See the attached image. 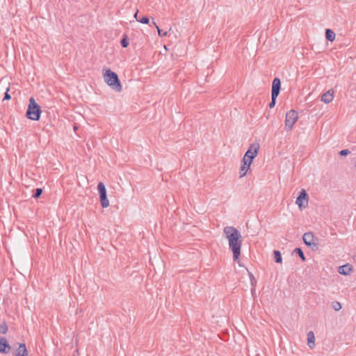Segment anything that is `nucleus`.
<instances>
[{
  "label": "nucleus",
  "instance_id": "obj_1",
  "mask_svg": "<svg viewBox=\"0 0 356 356\" xmlns=\"http://www.w3.org/2000/svg\"><path fill=\"white\" fill-rule=\"evenodd\" d=\"M224 233L229 241V248L233 253V260L239 264L241 249L242 245L241 232L234 227L227 226L224 228Z\"/></svg>",
  "mask_w": 356,
  "mask_h": 356
},
{
  "label": "nucleus",
  "instance_id": "obj_2",
  "mask_svg": "<svg viewBox=\"0 0 356 356\" xmlns=\"http://www.w3.org/2000/svg\"><path fill=\"white\" fill-rule=\"evenodd\" d=\"M104 81L115 92L122 90V85L118 74L110 69L106 70L104 74Z\"/></svg>",
  "mask_w": 356,
  "mask_h": 356
},
{
  "label": "nucleus",
  "instance_id": "obj_3",
  "mask_svg": "<svg viewBox=\"0 0 356 356\" xmlns=\"http://www.w3.org/2000/svg\"><path fill=\"white\" fill-rule=\"evenodd\" d=\"M41 108L33 97L29 99V104L26 113V116L31 120H39L41 114Z\"/></svg>",
  "mask_w": 356,
  "mask_h": 356
},
{
  "label": "nucleus",
  "instance_id": "obj_4",
  "mask_svg": "<svg viewBox=\"0 0 356 356\" xmlns=\"http://www.w3.org/2000/svg\"><path fill=\"white\" fill-rule=\"evenodd\" d=\"M298 119V114L295 110H290L286 114L285 129L290 131Z\"/></svg>",
  "mask_w": 356,
  "mask_h": 356
},
{
  "label": "nucleus",
  "instance_id": "obj_5",
  "mask_svg": "<svg viewBox=\"0 0 356 356\" xmlns=\"http://www.w3.org/2000/svg\"><path fill=\"white\" fill-rule=\"evenodd\" d=\"M97 190L102 207L103 208L108 207L109 206V201L107 198L106 188L103 182H99L98 184Z\"/></svg>",
  "mask_w": 356,
  "mask_h": 356
},
{
  "label": "nucleus",
  "instance_id": "obj_6",
  "mask_svg": "<svg viewBox=\"0 0 356 356\" xmlns=\"http://www.w3.org/2000/svg\"><path fill=\"white\" fill-rule=\"evenodd\" d=\"M259 149V145L258 143L252 144L247 152L245 153L243 159L252 161L253 159L257 156Z\"/></svg>",
  "mask_w": 356,
  "mask_h": 356
},
{
  "label": "nucleus",
  "instance_id": "obj_7",
  "mask_svg": "<svg viewBox=\"0 0 356 356\" xmlns=\"http://www.w3.org/2000/svg\"><path fill=\"white\" fill-rule=\"evenodd\" d=\"M296 203L298 205L300 209L305 208L307 206L308 195L305 189L301 190V191L299 193Z\"/></svg>",
  "mask_w": 356,
  "mask_h": 356
},
{
  "label": "nucleus",
  "instance_id": "obj_8",
  "mask_svg": "<svg viewBox=\"0 0 356 356\" xmlns=\"http://www.w3.org/2000/svg\"><path fill=\"white\" fill-rule=\"evenodd\" d=\"M302 239L305 245L308 247L314 248L318 245V244L314 242L315 237L312 232L305 233L302 236Z\"/></svg>",
  "mask_w": 356,
  "mask_h": 356
},
{
  "label": "nucleus",
  "instance_id": "obj_9",
  "mask_svg": "<svg viewBox=\"0 0 356 356\" xmlns=\"http://www.w3.org/2000/svg\"><path fill=\"white\" fill-rule=\"evenodd\" d=\"M281 90V81L276 77L272 83L271 95L278 96Z\"/></svg>",
  "mask_w": 356,
  "mask_h": 356
},
{
  "label": "nucleus",
  "instance_id": "obj_10",
  "mask_svg": "<svg viewBox=\"0 0 356 356\" xmlns=\"http://www.w3.org/2000/svg\"><path fill=\"white\" fill-rule=\"evenodd\" d=\"M14 356H28V350L25 343H18V348L13 352Z\"/></svg>",
  "mask_w": 356,
  "mask_h": 356
},
{
  "label": "nucleus",
  "instance_id": "obj_11",
  "mask_svg": "<svg viewBox=\"0 0 356 356\" xmlns=\"http://www.w3.org/2000/svg\"><path fill=\"white\" fill-rule=\"evenodd\" d=\"M334 93L333 89L328 90L321 95V100L325 104L330 103L334 99Z\"/></svg>",
  "mask_w": 356,
  "mask_h": 356
},
{
  "label": "nucleus",
  "instance_id": "obj_12",
  "mask_svg": "<svg viewBox=\"0 0 356 356\" xmlns=\"http://www.w3.org/2000/svg\"><path fill=\"white\" fill-rule=\"evenodd\" d=\"M11 349L10 346L8 344L7 340L4 337H0V353L7 354Z\"/></svg>",
  "mask_w": 356,
  "mask_h": 356
},
{
  "label": "nucleus",
  "instance_id": "obj_13",
  "mask_svg": "<svg viewBox=\"0 0 356 356\" xmlns=\"http://www.w3.org/2000/svg\"><path fill=\"white\" fill-rule=\"evenodd\" d=\"M315 336L312 331H309L307 333V344L310 348L314 346Z\"/></svg>",
  "mask_w": 356,
  "mask_h": 356
},
{
  "label": "nucleus",
  "instance_id": "obj_14",
  "mask_svg": "<svg viewBox=\"0 0 356 356\" xmlns=\"http://www.w3.org/2000/svg\"><path fill=\"white\" fill-rule=\"evenodd\" d=\"M335 33L333 31H332L331 29H327L325 30V38L327 40L330 41V42H332L335 39Z\"/></svg>",
  "mask_w": 356,
  "mask_h": 356
},
{
  "label": "nucleus",
  "instance_id": "obj_15",
  "mask_svg": "<svg viewBox=\"0 0 356 356\" xmlns=\"http://www.w3.org/2000/svg\"><path fill=\"white\" fill-rule=\"evenodd\" d=\"M351 268L349 267V266L347 264V265H343V266H341L339 268V273L341 275H346L349 273V272L350 271Z\"/></svg>",
  "mask_w": 356,
  "mask_h": 356
},
{
  "label": "nucleus",
  "instance_id": "obj_16",
  "mask_svg": "<svg viewBox=\"0 0 356 356\" xmlns=\"http://www.w3.org/2000/svg\"><path fill=\"white\" fill-rule=\"evenodd\" d=\"M274 259L276 263L281 264L282 262V258L280 251L274 250L273 251Z\"/></svg>",
  "mask_w": 356,
  "mask_h": 356
},
{
  "label": "nucleus",
  "instance_id": "obj_17",
  "mask_svg": "<svg viewBox=\"0 0 356 356\" xmlns=\"http://www.w3.org/2000/svg\"><path fill=\"white\" fill-rule=\"evenodd\" d=\"M293 252L298 254L302 261L306 260L304 252L300 248H296L293 250Z\"/></svg>",
  "mask_w": 356,
  "mask_h": 356
},
{
  "label": "nucleus",
  "instance_id": "obj_18",
  "mask_svg": "<svg viewBox=\"0 0 356 356\" xmlns=\"http://www.w3.org/2000/svg\"><path fill=\"white\" fill-rule=\"evenodd\" d=\"M152 24H154V26L157 29V31H158V34L160 37H163V36H165L167 35L168 34V31H163L162 29H161L156 24V22H152Z\"/></svg>",
  "mask_w": 356,
  "mask_h": 356
},
{
  "label": "nucleus",
  "instance_id": "obj_19",
  "mask_svg": "<svg viewBox=\"0 0 356 356\" xmlns=\"http://www.w3.org/2000/svg\"><path fill=\"white\" fill-rule=\"evenodd\" d=\"M8 332V325L5 321L0 323V334H6Z\"/></svg>",
  "mask_w": 356,
  "mask_h": 356
},
{
  "label": "nucleus",
  "instance_id": "obj_20",
  "mask_svg": "<svg viewBox=\"0 0 356 356\" xmlns=\"http://www.w3.org/2000/svg\"><path fill=\"white\" fill-rule=\"evenodd\" d=\"M120 44L122 47H127L129 45L128 38L127 35H124L120 41Z\"/></svg>",
  "mask_w": 356,
  "mask_h": 356
},
{
  "label": "nucleus",
  "instance_id": "obj_21",
  "mask_svg": "<svg viewBox=\"0 0 356 356\" xmlns=\"http://www.w3.org/2000/svg\"><path fill=\"white\" fill-rule=\"evenodd\" d=\"M332 307L335 311H339L341 309V305L339 302L334 301L332 302Z\"/></svg>",
  "mask_w": 356,
  "mask_h": 356
},
{
  "label": "nucleus",
  "instance_id": "obj_22",
  "mask_svg": "<svg viewBox=\"0 0 356 356\" xmlns=\"http://www.w3.org/2000/svg\"><path fill=\"white\" fill-rule=\"evenodd\" d=\"M137 21L142 24H147L149 22V19L147 16H143L142 17L139 18V19H137Z\"/></svg>",
  "mask_w": 356,
  "mask_h": 356
},
{
  "label": "nucleus",
  "instance_id": "obj_23",
  "mask_svg": "<svg viewBox=\"0 0 356 356\" xmlns=\"http://www.w3.org/2000/svg\"><path fill=\"white\" fill-rule=\"evenodd\" d=\"M42 193V189L40 188H38L35 189L34 194L33 195V197L35 199L38 198Z\"/></svg>",
  "mask_w": 356,
  "mask_h": 356
},
{
  "label": "nucleus",
  "instance_id": "obj_24",
  "mask_svg": "<svg viewBox=\"0 0 356 356\" xmlns=\"http://www.w3.org/2000/svg\"><path fill=\"white\" fill-rule=\"evenodd\" d=\"M277 96L271 95V102L269 104V107L270 108H273L276 104V99Z\"/></svg>",
  "mask_w": 356,
  "mask_h": 356
},
{
  "label": "nucleus",
  "instance_id": "obj_25",
  "mask_svg": "<svg viewBox=\"0 0 356 356\" xmlns=\"http://www.w3.org/2000/svg\"><path fill=\"white\" fill-rule=\"evenodd\" d=\"M242 162L243 165L241 166H244L245 168L249 169L252 161L242 159Z\"/></svg>",
  "mask_w": 356,
  "mask_h": 356
},
{
  "label": "nucleus",
  "instance_id": "obj_26",
  "mask_svg": "<svg viewBox=\"0 0 356 356\" xmlns=\"http://www.w3.org/2000/svg\"><path fill=\"white\" fill-rule=\"evenodd\" d=\"M248 170V168H245L244 166H241L240 169V177H244L246 175Z\"/></svg>",
  "mask_w": 356,
  "mask_h": 356
},
{
  "label": "nucleus",
  "instance_id": "obj_27",
  "mask_svg": "<svg viewBox=\"0 0 356 356\" xmlns=\"http://www.w3.org/2000/svg\"><path fill=\"white\" fill-rule=\"evenodd\" d=\"M350 153V151L349 149H344L341 150L339 154L340 156H345L348 155Z\"/></svg>",
  "mask_w": 356,
  "mask_h": 356
},
{
  "label": "nucleus",
  "instance_id": "obj_28",
  "mask_svg": "<svg viewBox=\"0 0 356 356\" xmlns=\"http://www.w3.org/2000/svg\"><path fill=\"white\" fill-rule=\"evenodd\" d=\"M9 88H7L6 92H5L3 100H9L10 99L11 97L8 94Z\"/></svg>",
  "mask_w": 356,
  "mask_h": 356
},
{
  "label": "nucleus",
  "instance_id": "obj_29",
  "mask_svg": "<svg viewBox=\"0 0 356 356\" xmlns=\"http://www.w3.org/2000/svg\"><path fill=\"white\" fill-rule=\"evenodd\" d=\"M137 16H138V11L134 14V17L136 18V20H137V19H139L137 17Z\"/></svg>",
  "mask_w": 356,
  "mask_h": 356
}]
</instances>
